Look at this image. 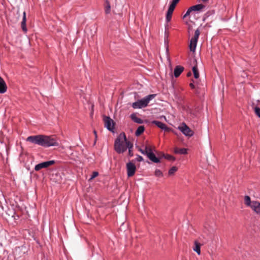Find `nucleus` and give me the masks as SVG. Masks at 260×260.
<instances>
[{
  "mask_svg": "<svg viewBox=\"0 0 260 260\" xmlns=\"http://www.w3.org/2000/svg\"><path fill=\"white\" fill-rule=\"evenodd\" d=\"M26 141L44 147L57 146L58 145L56 140L53 137L43 135L29 136L27 138Z\"/></svg>",
  "mask_w": 260,
  "mask_h": 260,
  "instance_id": "obj_1",
  "label": "nucleus"
},
{
  "mask_svg": "<svg viewBox=\"0 0 260 260\" xmlns=\"http://www.w3.org/2000/svg\"><path fill=\"white\" fill-rule=\"evenodd\" d=\"M124 141H126L124 133L120 134L115 141L114 149L119 154L123 153L126 150Z\"/></svg>",
  "mask_w": 260,
  "mask_h": 260,
  "instance_id": "obj_2",
  "label": "nucleus"
},
{
  "mask_svg": "<svg viewBox=\"0 0 260 260\" xmlns=\"http://www.w3.org/2000/svg\"><path fill=\"white\" fill-rule=\"evenodd\" d=\"M156 96V94H149L145 98L139 100L132 104V107L134 109L142 108L146 107L148 106L149 102L153 99Z\"/></svg>",
  "mask_w": 260,
  "mask_h": 260,
  "instance_id": "obj_3",
  "label": "nucleus"
},
{
  "mask_svg": "<svg viewBox=\"0 0 260 260\" xmlns=\"http://www.w3.org/2000/svg\"><path fill=\"white\" fill-rule=\"evenodd\" d=\"M200 32L199 29H197L195 31L194 35L193 38H191L190 41L189 48L191 51L194 52L196 50L197 43L199 39Z\"/></svg>",
  "mask_w": 260,
  "mask_h": 260,
  "instance_id": "obj_4",
  "label": "nucleus"
},
{
  "mask_svg": "<svg viewBox=\"0 0 260 260\" xmlns=\"http://www.w3.org/2000/svg\"><path fill=\"white\" fill-rule=\"evenodd\" d=\"M178 128L186 136L191 137L193 134V132L184 123L179 126Z\"/></svg>",
  "mask_w": 260,
  "mask_h": 260,
  "instance_id": "obj_5",
  "label": "nucleus"
},
{
  "mask_svg": "<svg viewBox=\"0 0 260 260\" xmlns=\"http://www.w3.org/2000/svg\"><path fill=\"white\" fill-rule=\"evenodd\" d=\"M55 164L54 160H49L47 161H44L41 163H40L35 166V170L36 171H40L41 169L43 168H47L50 166L53 165Z\"/></svg>",
  "mask_w": 260,
  "mask_h": 260,
  "instance_id": "obj_6",
  "label": "nucleus"
},
{
  "mask_svg": "<svg viewBox=\"0 0 260 260\" xmlns=\"http://www.w3.org/2000/svg\"><path fill=\"white\" fill-rule=\"evenodd\" d=\"M126 169L128 177H132L135 173L136 167L134 163L129 162L126 164Z\"/></svg>",
  "mask_w": 260,
  "mask_h": 260,
  "instance_id": "obj_7",
  "label": "nucleus"
},
{
  "mask_svg": "<svg viewBox=\"0 0 260 260\" xmlns=\"http://www.w3.org/2000/svg\"><path fill=\"white\" fill-rule=\"evenodd\" d=\"M104 121L105 127H106L109 130L112 131L114 128L113 120L109 117L105 116L104 118Z\"/></svg>",
  "mask_w": 260,
  "mask_h": 260,
  "instance_id": "obj_8",
  "label": "nucleus"
},
{
  "mask_svg": "<svg viewBox=\"0 0 260 260\" xmlns=\"http://www.w3.org/2000/svg\"><path fill=\"white\" fill-rule=\"evenodd\" d=\"M152 123L155 124L157 127H158L159 128L162 130H164L166 132H169L171 129L166 125V124L163 123L160 121L154 120L152 121Z\"/></svg>",
  "mask_w": 260,
  "mask_h": 260,
  "instance_id": "obj_9",
  "label": "nucleus"
},
{
  "mask_svg": "<svg viewBox=\"0 0 260 260\" xmlns=\"http://www.w3.org/2000/svg\"><path fill=\"white\" fill-rule=\"evenodd\" d=\"M147 157L149 158V159L151 160L152 161L154 162H159V159L158 158L156 157L155 156V155L154 153L152 152V149L150 147L149 151L148 152L147 155Z\"/></svg>",
  "mask_w": 260,
  "mask_h": 260,
  "instance_id": "obj_10",
  "label": "nucleus"
},
{
  "mask_svg": "<svg viewBox=\"0 0 260 260\" xmlns=\"http://www.w3.org/2000/svg\"><path fill=\"white\" fill-rule=\"evenodd\" d=\"M251 209L258 215L260 216V202L258 201H252Z\"/></svg>",
  "mask_w": 260,
  "mask_h": 260,
  "instance_id": "obj_11",
  "label": "nucleus"
},
{
  "mask_svg": "<svg viewBox=\"0 0 260 260\" xmlns=\"http://www.w3.org/2000/svg\"><path fill=\"white\" fill-rule=\"evenodd\" d=\"M184 68L180 66H176L174 69V75L176 78L178 77L184 71Z\"/></svg>",
  "mask_w": 260,
  "mask_h": 260,
  "instance_id": "obj_12",
  "label": "nucleus"
},
{
  "mask_svg": "<svg viewBox=\"0 0 260 260\" xmlns=\"http://www.w3.org/2000/svg\"><path fill=\"white\" fill-rule=\"evenodd\" d=\"M7 89V86L5 81L0 77V93H4L6 92Z\"/></svg>",
  "mask_w": 260,
  "mask_h": 260,
  "instance_id": "obj_13",
  "label": "nucleus"
},
{
  "mask_svg": "<svg viewBox=\"0 0 260 260\" xmlns=\"http://www.w3.org/2000/svg\"><path fill=\"white\" fill-rule=\"evenodd\" d=\"M26 12H24L23 13L22 21L21 23V28H22L23 31L25 32H26L27 31V28L26 26Z\"/></svg>",
  "mask_w": 260,
  "mask_h": 260,
  "instance_id": "obj_14",
  "label": "nucleus"
},
{
  "mask_svg": "<svg viewBox=\"0 0 260 260\" xmlns=\"http://www.w3.org/2000/svg\"><path fill=\"white\" fill-rule=\"evenodd\" d=\"M205 5L201 4L190 7V9H192V11H199L205 8Z\"/></svg>",
  "mask_w": 260,
  "mask_h": 260,
  "instance_id": "obj_15",
  "label": "nucleus"
},
{
  "mask_svg": "<svg viewBox=\"0 0 260 260\" xmlns=\"http://www.w3.org/2000/svg\"><path fill=\"white\" fill-rule=\"evenodd\" d=\"M105 12L106 14H109L111 12V6L108 0H106L104 5Z\"/></svg>",
  "mask_w": 260,
  "mask_h": 260,
  "instance_id": "obj_16",
  "label": "nucleus"
},
{
  "mask_svg": "<svg viewBox=\"0 0 260 260\" xmlns=\"http://www.w3.org/2000/svg\"><path fill=\"white\" fill-rule=\"evenodd\" d=\"M131 118L134 121H135V122H136L137 123H143V120L141 118L137 117V116L135 114H132L131 115Z\"/></svg>",
  "mask_w": 260,
  "mask_h": 260,
  "instance_id": "obj_17",
  "label": "nucleus"
},
{
  "mask_svg": "<svg viewBox=\"0 0 260 260\" xmlns=\"http://www.w3.org/2000/svg\"><path fill=\"white\" fill-rule=\"evenodd\" d=\"M244 203H245V204L246 206L250 207V208H251V205L252 204V202L251 201L250 198L248 196H245V197H244Z\"/></svg>",
  "mask_w": 260,
  "mask_h": 260,
  "instance_id": "obj_18",
  "label": "nucleus"
},
{
  "mask_svg": "<svg viewBox=\"0 0 260 260\" xmlns=\"http://www.w3.org/2000/svg\"><path fill=\"white\" fill-rule=\"evenodd\" d=\"M201 245L197 241L194 242V247H193V250L196 251L198 254H200L201 250H200Z\"/></svg>",
  "mask_w": 260,
  "mask_h": 260,
  "instance_id": "obj_19",
  "label": "nucleus"
},
{
  "mask_svg": "<svg viewBox=\"0 0 260 260\" xmlns=\"http://www.w3.org/2000/svg\"><path fill=\"white\" fill-rule=\"evenodd\" d=\"M175 153H179L181 154H184L187 153V149L185 148H175L174 150Z\"/></svg>",
  "mask_w": 260,
  "mask_h": 260,
  "instance_id": "obj_20",
  "label": "nucleus"
},
{
  "mask_svg": "<svg viewBox=\"0 0 260 260\" xmlns=\"http://www.w3.org/2000/svg\"><path fill=\"white\" fill-rule=\"evenodd\" d=\"M145 128L144 126H139L136 131L135 135L137 136L141 135L144 131Z\"/></svg>",
  "mask_w": 260,
  "mask_h": 260,
  "instance_id": "obj_21",
  "label": "nucleus"
},
{
  "mask_svg": "<svg viewBox=\"0 0 260 260\" xmlns=\"http://www.w3.org/2000/svg\"><path fill=\"white\" fill-rule=\"evenodd\" d=\"M192 72L193 73L194 77L196 79H198L199 77V73L197 66H195L192 68Z\"/></svg>",
  "mask_w": 260,
  "mask_h": 260,
  "instance_id": "obj_22",
  "label": "nucleus"
},
{
  "mask_svg": "<svg viewBox=\"0 0 260 260\" xmlns=\"http://www.w3.org/2000/svg\"><path fill=\"white\" fill-rule=\"evenodd\" d=\"M150 146H145V149L143 150L142 149H140L139 151L143 154L147 155L148 152L149 151V149L150 148Z\"/></svg>",
  "mask_w": 260,
  "mask_h": 260,
  "instance_id": "obj_23",
  "label": "nucleus"
},
{
  "mask_svg": "<svg viewBox=\"0 0 260 260\" xmlns=\"http://www.w3.org/2000/svg\"><path fill=\"white\" fill-rule=\"evenodd\" d=\"M173 12V11H170L169 10H168L166 15V20L167 22H169L171 20Z\"/></svg>",
  "mask_w": 260,
  "mask_h": 260,
  "instance_id": "obj_24",
  "label": "nucleus"
},
{
  "mask_svg": "<svg viewBox=\"0 0 260 260\" xmlns=\"http://www.w3.org/2000/svg\"><path fill=\"white\" fill-rule=\"evenodd\" d=\"M125 142V145L126 147V149L128 148V150L132 149L133 147V144L129 141H127L126 139V141Z\"/></svg>",
  "mask_w": 260,
  "mask_h": 260,
  "instance_id": "obj_25",
  "label": "nucleus"
},
{
  "mask_svg": "<svg viewBox=\"0 0 260 260\" xmlns=\"http://www.w3.org/2000/svg\"><path fill=\"white\" fill-rule=\"evenodd\" d=\"M177 170L178 168L175 166L172 167L169 171V174L170 175H173L177 171Z\"/></svg>",
  "mask_w": 260,
  "mask_h": 260,
  "instance_id": "obj_26",
  "label": "nucleus"
},
{
  "mask_svg": "<svg viewBox=\"0 0 260 260\" xmlns=\"http://www.w3.org/2000/svg\"><path fill=\"white\" fill-rule=\"evenodd\" d=\"M254 112L255 114L260 118V108L257 107H255L254 108Z\"/></svg>",
  "mask_w": 260,
  "mask_h": 260,
  "instance_id": "obj_27",
  "label": "nucleus"
},
{
  "mask_svg": "<svg viewBox=\"0 0 260 260\" xmlns=\"http://www.w3.org/2000/svg\"><path fill=\"white\" fill-rule=\"evenodd\" d=\"M155 175L157 177H162L163 174L161 171L159 170H156L155 171Z\"/></svg>",
  "mask_w": 260,
  "mask_h": 260,
  "instance_id": "obj_28",
  "label": "nucleus"
},
{
  "mask_svg": "<svg viewBox=\"0 0 260 260\" xmlns=\"http://www.w3.org/2000/svg\"><path fill=\"white\" fill-rule=\"evenodd\" d=\"M193 11L192 9H190V7L188 9V10L187 11V12H186V13L185 14V15H184L183 16V18L186 17L187 16H189L190 13Z\"/></svg>",
  "mask_w": 260,
  "mask_h": 260,
  "instance_id": "obj_29",
  "label": "nucleus"
},
{
  "mask_svg": "<svg viewBox=\"0 0 260 260\" xmlns=\"http://www.w3.org/2000/svg\"><path fill=\"white\" fill-rule=\"evenodd\" d=\"M164 156L167 159H169V160H175V158L170 155H165V154H164Z\"/></svg>",
  "mask_w": 260,
  "mask_h": 260,
  "instance_id": "obj_30",
  "label": "nucleus"
},
{
  "mask_svg": "<svg viewBox=\"0 0 260 260\" xmlns=\"http://www.w3.org/2000/svg\"><path fill=\"white\" fill-rule=\"evenodd\" d=\"M99 175V173L98 172H93L92 173V174L90 178V180H92L93 179V178H95L96 177H97Z\"/></svg>",
  "mask_w": 260,
  "mask_h": 260,
  "instance_id": "obj_31",
  "label": "nucleus"
},
{
  "mask_svg": "<svg viewBox=\"0 0 260 260\" xmlns=\"http://www.w3.org/2000/svg\"><path fill=\"white\" fill-rule=\"evenodd\" d=\"M175 7H176L175 5L171 4V5L169 6V8L168 10H170V11H173V12L174 9H175Z\"/></svg>",
  "mask_w": 260,
  "mask_h": 260,
  "instance_id": "obj_32",
  "label": "nucleus"
},
{
  "mask_svg": "<svg viewBox=\"0 0 260 260\" xmlns=\"http://www.w3.org/2000/svg\"><path fill=\"white\" fill-rule=\"evenodd\" d=\"M179 1L180 0H173L171 4L176 6Z\"/></svg>",
  "mask_w": 260,
  "mask_h": 260,
  "instance_id": "obj_33",
  "label": "nucleus"
},
{
  "mask_svg": "<svg viewBox=\"0 0 260 260\" xmlns=\"http://www.w3.org/2000/svg\"><path fill=\"white\" fill-rule=\"evenodd\" d=\"M137 159L138 161H142L143 160V158L140 155H138Z\"/></svg>",
  "mask_w": 260,
  "mask_h": 260,
  "instance_id": "obj_34",
  "label": "nucleus"
},
{
  "mask_svg": "<svg viewBox=\"0 0 260 260\" xmlns=\"http://www.w3.org/2000/svg\"><path fill=\"white\" fill-rule=\"evenodd\" d=\"M128 153H129V155L130 156H132L133 155V153H132V149L128 150Z\"/></svg>",
  "mask_w": 260,
  "mask_h": 260,
  "instance_id": "obj_35",
  "label": "nucleus"
},
{
  "mask_svg": "<svg viewBox=\"0 0 260 260\" xmlns=\"http://www.w3.org/2000/svg\"><path fill=\"white\" fill-rule=\"evenodd\" d=\"M189 86H190V87L192 89H193V88H194V87H195V86H194V84H193L192 83H190L189 84Z\"/></svg>",
  "mask_w": 260,
  "mask_h": 260,
  "instance_id": "obj_36",
  "label": "nucleus"
},
{
  "mask_svg": "<svg viewBox=\"0 0 260 260\" xmlns=\"http://www.w3.org/2000/svg\"><path fill=\"white\" fill-rule=\"evenodd\" d=\"M93 133H94V135H95V140H96V138H97V134H96V132L94 130V131H93Z\"/></svg>",
  "mask_w": 260,
  "mask_h": 260,
  "instance_id": "obj_37",
  "label": "nucleus"
},
{
  "mask_svg": "<svg viewBox=\"0 0 260 260\" xmlns=\"http://www.w3.org/2000/svg\"><path fill=\"white\" fill-rule=\"evenodd\" d=\"M191 73L190 72H188V73H187V77H189V76H191Z\"/></svg>",
  "mask_w": 260,
  "mask_h": 260,
  "instance_id": "obj_38",
  "label": "nucleus"
},
{
  "mask_svg": "<svg viewBox=\"0 0 260 260\" xmlns=\"http://www.w3.org/2000/svg\"><path fill=\"white\" fill-rule=\"evenodd\" d=\"M209 0H202V1L203 2V3H207L208 2Z\"/></svg>",
  "mask_w": 260,
  "mask_h": 260,
  "instance_id": "obj_39",
  "label": "nucleus"
}]
</instances>
